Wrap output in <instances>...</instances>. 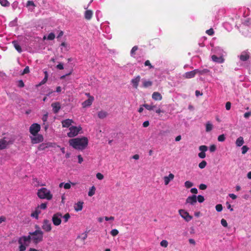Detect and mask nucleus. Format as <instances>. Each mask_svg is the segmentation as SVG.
<instances>
[{
	"label": "nucleus",
	"mask_w": 251,
	"mask_h": 251,
	"mask_svg": "<svg viewBox=\"0 0 251 251\" xmlns=\"http://www.w3.org/2000/svg\"><path fill=\"white\" fill-rule=\"evenodd\" d=\"M43 238V232L40 229L36 230L33 232H29L28 236H24L20 237L18 241L19 244V251H25L31 240L34 243L37 244L42 241Z\"/></svg>",
	"instance_id": "nucleus-1"
},
{
	"label": "nucleus",
	"mask_w": 251,
	"mask_h": 251,
	"mask_svg": "<svg viewBox=\"0 0 251 251\" xmlns=\"http://www.w3.org/2000/svg\"><path fill=\"white\" fill-rule=\"evenodd\" d=\"M69 144L73 148L77 150H83L88 144V139L87 137L75 138L70 139Z\"/></svg>",
	"instance_id": "nucleus-2"
},
{
	"label": "nucleus",
	"mask_w": 251,
	"mask_h": 251,
	"mask_svg": "<svg viewBox=\"0 0 251 251\" xmlns=\"http://www.w3.org/2000/svg\"><path fill=\"white\" fill-rule=\"evenodd\" d=\"M37 195L40 199L50 200L53 197L50 191L45 187H42L38 189Z\"/></svg>",
	"instance_id": "nucleus-3"
},
{
	"label": "nucleus",
	"mask_w": 251,
	"mask_h": 251,
	"mask_svg": "<svg viewBox=\"0 0 251 251\" xmlns=\"http://www.w3.org/2000/svg\"><path fill=\"white\" fill-rule=\"evenodd\" d=\"M15 141L14 137L9 135L3 137L0 139V150L7 148L9 145H12Z\"/></svg>",
	"instance_id": "nucleus-4"
},
{
	"label": "nucleus",
	"mask_w": 251,
	"mask_h": 251,
	"mask_svg": "<svg viewBox=\"0 0 251 251\" xmlns=\"http://www.w3.org/2000/svg\"><path fill=\"white\" fill-rule=\"evenodd\" d=\"M70 131L67 133V135L69 137H74L78 134L82 130L81 126H71L69 128Z\"/></svg>",
	"instance_id": "nucleus-5"
},
{
	"label": "nucleus",
	"mask_w": 251,
	"mask_h": 251,
	"mask_svg": "<svg viewBox=\"0 0 251 251\" xmlns=\"http://www.w3.org/2000/svg\"><path fill=\"white\" fill-rule=\"evenodd\" d=\"M239 58L240 65H243L244 62H247L250 58V53L247 50L242 51L241 54L238 55Z\"/></svg>",
	"instance_id": "nucleus-6"
},
{
	"label": "nucleus",
	"mask_w": 251,
	"mask_h": 251,
	"mask_svg": "<svg viewBox=\"0 0 251 251\" xmlns=\"http://www.w3.org/2000/svg\"><path fill=\"white\" fill-rule=\"evenodd\" d=\"M62 215L60 213H56L52 217V221L53 225L55 226L60 225L61 223V218Z\"/></svg>",
	"instance_id": "nucleus-7"
},
{
	"label": "nucleus",
	"mask_w": 251,
	"mask_h": 251,
	"mask_svg": "<svg viewBox=\"0 0 251 251\" xmlns=\"http://www.w3.org/2000/svg\"><path fill=\"white\" fill-rule=\"evenodd\" d=\"M42 229L47 232L50 231L52 229L51 222L49 220H44L42 225Z\"/></svg>",
	"instance_id": "nucleus-8"
},
{
	"label": "nucleus",
	"mask_w": 251,
	"mask_h": 251,
	"mask_svg": "<svg viewBox=\"0 0 251 251\" xmlns=\"http://www.w3.org/2000/svg\"><path fill=\"white\" fill-rule=\"evenodd\" d=\"M41 126L38 124L34 123L31 125L29 128V131L32 135L38 134L40 130Z\"/></svg>",
	"instance_id": "nucleus-9"
},
{
	"label": "nucleus",
	"mask_w": 251,
	"mask_h": 251,
	"mask_svg": "<svg viewBox=\"0 0 251 251\" xmlns=\"http://www.w3.org/2000/svg\"><path fill=\"white\" fill-rule=\"evenodd\" d=\"M30 139L31 140V143L34 144L41 143L44 140L43 135L39 134H37L30 136Z\"/></svg>",
	"instance_id": "nucleus-10"
},
{
	"label": "nucleus",
	"mask_w": 251,
	"mask_h": 251,
	"mask_svg": "<svg viewBox=\"0 0 251 251\" xmlns=\"http://www.w3.org/2000/svg\"><path fill=\"white\" fill-rule=\"evenodd\" d=\"M178 212L181 217L186 221L189 222L192 220V217L190 216L189 213L185 210L183 209H180L179 210Z\"/></svg>",
	"instance_id": "nucleus-11"
},
{
	"label": "nucleus",
	"mask_w": 251,
	"mask_h": 251,
	"mask_svg": "<svg viewBox=\"0 0 251 251\" xmlns=\"http://www.w3.org/2000/svg\"><path fill=\"white\" fill-rule=\"evenodd\" d=\"M199 149L201 151V152L199 153L198 156L200 158H204L206 156L205 152L207 151V147L205 145H202L199 147Z\"/></svg>",
	"instance_id": "nucleus-12"
},
{
	"label": "nucleus",
	"mask_w": 251,
	"mask_h": 251,
	"mask_svg": "<svg viewBox=\"0 0 251 251\" xmlns=\"http://www.w3.org/2000/svg\"><path fill=\"white\" fill-rule=\"evenodd\" d=\"M141 77L139 75H137L131 79V83L133 88L137 89Z\"/></svg>",
	"instance_id": "nucleus-13"
},
{
	"label": "nucleus",
	"mask_w": 251,
	"mask_h": 251,
	"mask_svg": "<svg viewBox=\"0 0 251 251\" xmlns=\"http://www.w3.org/2000/svg\"><path fill=\"white\" fill-rule=\"evenodd\" d=\"M197 202V196L196 195H192L189 196L186 200V203H189L191 205H194Z\"/></svg>",
	"instance_id": "nucleus-14"
},
{
	"label": "nucleus",
	"mask_w": 251,
	"mask_h": 251,
	"mask_svg": "<svg viewBox=\"0 0 251 251\" xmlns=\"http://www.w3.org/2000/svg\"><path fill=\"white\" fill-rule=\"evenodd\" d=\"M94 100V97H90V99H88L87 100H85L82 103V107L86 108L87 107L90 106L92 105Z\"/></svg>",
	"instance_id": "nucleus-15"
},
{
	"label": "nucleus",
	"mask_w": 251,
	"mask_h": 251,
	"mask_svg": "<svg viewBox=\"0 0 251 251\" xmlns=\"http://www.w3.org/2000/svg\"><path fill=\"white\" fill-rule=\"evenodd\" d=\"M174 177L175 176L172 173H170L168 176H165L163 177L165 185H167L171 181L174 179Z\"/></svg>",
	"instance_id": "nucleus-16"
},
{
	"label": "nucleus",
	"mask_w": 251,
	"mask_h": 251,
	"mask_svg": "<svg viewBox=\"0 0 251 251\" xmlns=\"http://www.w3.org/2000/svg\"><path fill=\"white\" fill-rule=\"evenodd\" d=\"M211 58L212 61L214 62L218 63H222L224 62V59L223 58V56L220 55V56H217L216 55H213L211 56Z\"/></svg>",
	"instance_id": "nucleus-17"
},
{
	"label": "nucleus",
	"mask_w": 251,
	"mask_h": 251,
	"mask_svg": "<svg viewBox=\"0 0 251 251\" xmlns=\"http://www.w3.org/2000/svg\"><path fill=\"white\" fill-rule=\"evenodd\" d=\"M74 123L73 120L71 119H66L62 121V125L63 127H69Z\"/></svg>",
	"instance_id": "nucleus-18"
},
{
	"label": "nucleus",
	"mask_w": 251,
	"mask_h": 251,
	"mask_svg": "<svg viewBox=\"0 0 251 251\" xmlns=\"http://www.w3.org/2000/svg\"><path fill=\"white\" fill-rule=\"evenodd\" d=\"M196 75V70H194L193 71L185 73L183 75V77H185V78H193Z\"/></svg>",
	"instance_id": "nucleus-19"
},
{
	"label": "nucleus",
	"mask_w": 251,
	"mask_h": 251,
	"mask_svg": "<svg viewBox=\"0 0 251 251\" xmlns=\"http://www.w3.org/2000/svg\"><path fill=\"white\" fill-rule=\"evenodd\" d=\"M41 213V210L39 209V208L36 207L35 210L32 211L31 213V217L35 218L36 219H38L39 217V215Z\"/></svg>",
	"instance_id": "nucleus-20"
},
{
	"label": "nucleus",
	"mask_w": 251,
	"mask_h": 251,
	"mask_svg": "<svg viewBox=\"0 0 251 251\" xmlns=\"http://www.w3.org/2000/svg\"><path fill=\"white\" fill-rule=\"evenodd\" d=\"M52 146V144L51 143H43L41 144L38 147V150L40 151H43L46 148L51 147Z\"/></svg>",
	"instance_id": "nucleus-21"
},
{
	"label": "nucleus",
	"mask_w": 251,
	"mask_h": 251,
	"mask_svg": "<svg viewBox=\"0 0 251 251\" xmlns=\"http://www.w3.org/2000/svg\"><path fill=\"white\" fill-rule=\"evenodd\" d=\"M83 202L82 201H78L75 203L74 205L75 210L77 212L81 211L83 208Z\"/></svg>",
	"instance_id": "nucleus-22"
},
{
	"label": "nucleus",
	"mask_w": 251,
	"mask_h": 251,
	"mask_svg": "<svg viewBox=\"0 0 251 251\" xmlns=\"http://www.w3.org/2000/svg\"><path fill=\"white\" fill-rule=\"evenodd\" d=\"M53 111L54 113H57L60 109V105L58 102H54L51 104Z\"/></svg>",
	"instance_id": "nucleus-23"
},
{
	"label": "nucleus",
	"mask_w": 251,
	"mask_h": 251,
	"mask_svg": "<svg viewBox=\"0 0 251 251\" xmlns=\"http://www.w3.org/2000/svg\"><path fill=\"white\" fill-rule=\"evenodd\" d=\"M152 98L155 100H160L162 97L159 92H155L152 94Z\"/></svg>",
	"instance_id": "nucleus-24"
},
{
	"label": "nucleus",
	"mask_w": 251,
	"mask_h": 251,
	"mask_svg": "<svg viewBox=\"0 0 251 251\" xmlns=\"http://www.w3.org/2000/svg\"><path fill=\"white\" fill-rule=\"evenodd\" d=\"M214 52L219 55L223 56L225 52L223 50L219 47H215L213 49Z\"/></svg>",
	"instance_id": "nucleus-25"
},
{
	"label": "nucleus",
	"mask_w": 251,
	"mask_h": 251,
	"mask_svg": "<svg viewBox=\"0 0 251 251\" xmlns=\"http://www.w3.org/2000/svg\"><path fill=\"white\" fill-rule=\"evenodd\" d=\"M93 15V12L90 10H87L85 11L84 13L85 18L88 20H89L91 19Z\"/></svg>",
	"instance_id": "nucleus-26"
},
{
	"label": "nucleus",
	"mask_w": 251,
	"mask_h": 251,
	"mask_svg": "<svg viewBox=\"0 0 251 251\" xmlns=\"http://www.w3.org/2000/svg\"><path fill=\"white\" fill-rule=\"evenodd\" d=\"M213 128V125L210 121H208L205 125V131L207 132L211 131Z\"/></svg>",
	"instance_id": "nucleus-27"
},
{
	"label": "nucleus",
	"mask_w": 251,
	"mask_h": 251,
	"mask_svg": "<svg viewBox=\"0 0 251 251\" xmlns=\"http://www.w3.org/2000/svg\"><path fill=\"white\" fill-rule=\"evenodd\" d=\"M244 143V141L243 137H238L235 142L236 145L237 147H241L242 146Z\"/></svg>",
	"instance_id": "nucleus-28"
},
{
	"label": "nucleus",
	"mask_w": 251,
	"mask_h": 251,
	"mask_svg": "<svg viewBox=\"0 0 251 251\" xmlns=\"http://www.w3.org/2000/svg\"><path fill=\"white\" fill-rule=\"evenodd\" d=\"M12 44L15 47V49L19 52L21 53L22 51V48L18 43V42L16 41H13L12 42Z\"/></svg>",
	"instance_id": "nucleus-29"
},
{
	"label": "nucleus",
	"mask_w": 251,
	"mask_h": 251,
	"mask_svg": "<svg viewBox=\"0 0 251 251\" xmlns=\"http://www.w3.org/2000/svg\"><path fill=\"white\" fill-rule=\"evenodd\" d=\"M196 74H198L200 75H204L206 74L209 72V70L207 69H195Z\"/></svg>",
	"instance_id": "nucleus-30"
},
{
	"label": "nucleus",
	"mask_w": 251,
	"mask_h": 251,
	"mask_svg": "<svg viewBox=\"0 0 251 251\" xmlns=\"http://www.w3.org/2000/svg\"><path fill=\"white\" fill-rule=\"evenodd\" d=\"M107 115V113L104 111H100L98 112V116L100 119H104Z\"/></svg>",
	"instance_id": "nucleus-31"
},
{
	"label": "nucleus",
	"mask_w": 251,
	"mask_h": 251,
	"mask_svg": "<svg viewBox=\"0 0 251 251\" xmlns=\"http://www.w3.org/2000/svg\"><path fill=\"white\" fill-rule=\"evenodd\" d=\"M152 84V82L150 80H143V86L145 88H147L151 86Z\"/></svg>",
	"instance_id": "nucleus-32"
},
{
	"label": "nucleus",
	"mask_w": 251,
	"mask_h": 251,
	"mask_svg": "<svg viewBox=\"0 0 251 251\" xmlns=\"http://www.w3.org/2000/svg\"><path fill=\"white\" fill-rule=\"evenodd\" d=\"M95 191H96V188H95V187L94 186H92L89 189V191L88 193V196L89 197L93 196L95 194Z\"/></svg>",
	"instance_id": "nucleus-33"
},
{
	"label": "nucleus",
	"mask_w": 251,
	"mask_h": 251,
	"mask_svg": "<svg viewBox=\"0 0 251 251\" xmlns=\"http://www.w3.org/2000/svg\"><path fill=\"white\" fill-rule=\"evenodd\" d=\"M54 38H55L54 34L52 32H51L48 35L47 37H46V36H44L43 37V39L45 40V39H47L49 40H52L54 39Z\"/></svg>",
	"instance_id": "nucleus-34"
},
{
	"label": "nucleus",
	"mask_w": 251,
	"mask_h": 251,
	"mask_svg": "<svg viewBox=\"0 0 251 251\" xmlns=\"http://www.w3.org/2000/svg\"><path fill=\"white\" fill-rule=\"evenodd\" d=\"M44 73H45V75L44 79L39 83V85H40V86L45 84L48 80V73L46 71H45Z\"/></svg>",
	"instance_id": "nucleus-35"
},
{
	"label": "nucleus",
	"mask_w": 251,
	"mask_h": 251,
	"mask_svg": "<svg viewBox=\"0 0 251 251\" xmlns=\"http://www.w3.org/2000/svg\"><path fill=\"white\" fill-rule=\"evenodd\" d=\"M72 185H75V183H72L71 182L66 183L64 185V188L65 189H69L71 187Z\"/></svg>",
	"instance_id": "nucleus-36"
},
{
	"label": "nucleus",
	"mask_w": 251,
	"mask_h": 251,
	"mask_svg": "<svg viewBox=\"0 0 251 251\" xmlns=\"http://www.w3.org/2000/svg\"><path fill=\"white\" fill-rule=\"evenodd\" d=\"M0 3L3 6H8L10 4L7 0H0Z\"/></svg>",
	"instance_id": "nucleus-37"
},
{
	"label": "nucleus",
	"mask_w": 251,
	"mask_h": 251,
	"mask_svg": "<svg viewBox=\"0 0 251 251\" xmlns=\"http://www.w3.org/2000/svg\"><path fill=\"white\" fill-rule=\"evenodd\" d=\"M193 185H194L193 183L190 181H186L184 183L185 187L187 188H189L192 187L193 186Z\"/></svg>",
	"instance_id": "nucleus-38"
},
{
	"label": "nucleus",
	"mask_w": 251,
	"mask_h": 251,
	"mask_svg": "<svg viewBox=\"0 0 251 251\" xmlns=\"http://www.w3.org/2000/svg\"><path fill=\"white\" fill-rule=\"evenodd\" d=\"M207 163L205 161L203 160L199 164V167L201 169H203L206 166Z\"/></svg>",
	"instance_id": "nucleus-39"
},
{
	"label": "nucleus",
	"mask_w": 251,
	"mask_h": 251,
	"mask_svg": "<svg viewBox=\"0 0 251 251\" xmlns=\"http://www.w3.org/2000/svg\"><path fill=\"white\" fill-rule=\"evenodd\" d=\"M62 218H63L64 222L65 223H66V222H68V221L70 219V214L69 213H67L65 215H64L63 216H62Z\"/></svg>",
	"instance_id": "nucleus-40"
},
{
	"label": "nucleus",
	"mask_w": 251,
	"mask_h": 251,
	"mask_svg": "<svg viewBox=\"0 0 251 251\" xmlns=\"http://www.w3.org/2000/svg\"><path fill=\"white\" fill-rule=\"evenodd\" d=\"M138 50V47L137 46H134L131 51H130V54L132 56H133L135 54V52L136 51Z\"/></svg>",
	"instance_id": "nucleus-41"
},
{
	"label": "nucleus",
	"mask_w": 251,
	"mask_h": 251,
	"mask_svg": "<svg viewBox=\"0 0 251 251\" xmlns=\"http://www.w3.org/2000/svg\"><path fill=\"white\" fill-rule=\"evenodd\" d=\"M226 139V137L224 134H221L218 137V140L219 142H224Z\"/></svg>",
	"instance_id": "nucleus-42"
},
{
	"label": "nucleus",
	"mask_w": 251,
	"mask_h": 251,
	"mask_svg": "<svg viewBox=\"0 0 251 251\" xmlns=\"http://www.w3.org/2000/svg\"><path fill=\"white\" fill-rule=\"evenodd\" d=\"M143 106L145 107L147 109H148L149 110H152L153 109V108L154 107V106H152V105H149L147 104H144L143 105Z\"/></svg>",
	"instance_id": "nucleus-43"
},
{
	"label": "nucleus",
	"mask_w": 251,
	"mask_h": 251,
	"mask_svg": "<svg viewBox=\"0 0 251 251\" xmlns=\"http://www.w3.org/2000/svg\"><path fill=\"white\" fill-rule=\"evenodd\" d=\"M37 208H39V209H45L47 208V203H42L40 205L37 207Z\"/></svg>",
	"instance_id": "nucleus-44"
},
{
	"label": "nucleus",
	"mask_w": 251,
	"mask_h": 251,
	"mask_svg": "<svg viewBox=\"0 0 251 251\" xmlns=\"http://www.w3.org/2000/svg\"><path fill=\"white\" fill-rule=\"evenodd\" d=\"M168 243L167 241H166V240H162V241L160 242V245H161L162 247H163L166 248V247L168 246Z\"/></svg>",
	"instance_id": "nucleus-45"
},
{
	"label": "nucleus",
	"mask_w": 251,
	"mask_h": 251,
	"mask_svg": "<svg viewBox=\"0 0 251 251\" xmlns=\"http://www.w3.org/2000/svg\"><path fill=\"white\" fill-rule=\"evenodd\" d=\"M249 148L247 146H243L242 148V154H245L249 150Z\"/></svg>",
	"instance_id": "nucleus-46"
},
{
	"label": "nucleus",
	"mask_w": 251,
	"mask_h": 251,
	"mask_svg": "<svg viewBox=\"0 0 251 251\" xmlns=\"http://www.w3.org/2000/svg\"><path fill=\"white\" fill-rule=\"evenodd\" d=\"M26 6L28 7H29L30 6H32L34 8L35 5L33 1L28 0L26 3Z\"/></svg>",
	"instance_id": "nucleus-47"
},
{
	"label": "nucleus",
	"mask_w": 251,
	"mask_h": 251,
	"mask_svg": "<svg viewBox=\"0 0 251 251\" xmlns=\"http://www.w3.org/2000/svg\"><path fill=\"white\" fill-rule=\"evenodd\" d=\"M119 233V231L117 229H112L111 232H110V234L113 236H116L117 235H118Z\"/></svg>",
	"instance_id": "nucleus-48"
},
{
	"label": "nucleus",
	"mask_w": 251,
	"mask_h": 251,
	"mask_svg": "<svg viewBox=\"0 0 251 251\" xmlns=\"http://www.w3.org/2000/svg\"><path fill=\"white\" fill-rule=\"evenodd\" d=\"M215 208L218 212H221L223 210V206L222 204H218L216 205Z\"/></svg>",
	"instance_id": "nucleus-49"
},
{
	"label": "nucleus",
	"mask_w": 251,
	"mask_h": 251,
	"mask_svg": "<svg viewBox=\"0 0 251 251\" xmlns=\"http://www.w3.org/2000/svg\"><path fill=\"white\" fill-rule=\"evenodd\" d=\"M197 198L198 201L200 203L203 202L204 201V198L203 196L201 195H199Z\"/></svg>",
	"instance_id": "nucleus-50"
},
{
	"label": "nucleus",
	"mask_w": 251,
	"mask_h": 251,
	"mask_svg": "<svg viewBox=\"0 0 251 251\" xmlns=\"http://www.w3.org/2000/svg\"><path fill=\"white\" fill-rule=\"evenodd\" d=\"M144 64H145V66H149L150 69L153 68V66L151 65L149 60H146Z\"/></svg>",
	"instance_id": "nucleus-51"
},
{
	"label": "nucleus",
	"mask_w": 251,
	"mask_h": 251,
	"mask_svg": "<svg viewBox=\"0 0 251 251\" xmlns=\"http://www.w3.org/2000/svg\"><path fill=\"white\" fill-rule=\"evenodd\" d=\"M96 177L99 180H102L103 179V175L100 173H98L96 174Z\"/></svg>",
	"instance_id": "nucleus-52"
},
{
	"label": "nucleus",
	"mask_w": 251,
	"mask_h": 251,
	"mask_svg": "<svg viewBox=\"0 0 251 251\" xmlns=\"http://www.w3.org/2000/svg\"><path fill=\"white\" fill-rule=\"evenodd\" d=\"M206 33L209 35H210V36H212L214 34V30L212 28H210L208 30H207L206 31Z\"/></svg>",
	"instance_id": "nucleus-53"
},
{
	"label": "nucleus",
	"mask_w": 251,
	"mask_h": 251,
	"mask_svg": "<svg viewBox=\"0 0 251 251\" xmlns=\"http://www.w3.org/2000/svg\"><path fill=\"white\" fill-rule=\"evenodd\" d=\"M221 223L223 226H224V227L227 226V223L226 222V221L225 219H222L221 221Z\"/></svg>",
	"instance_id": "nucleus-54"
},
{
	"label": "nucleus",
	"mask_w": 251,
	"mask_h": 251,
	"mask_svg": "<svg viewBox=\"0 0 251 251\" xmlns=\"http://www.w3.org/2000/svg\"><path fill=\"white\" fill-rule=\"evenodd\" d=\"M48 118V113L46 112L42 117V121L45 123L47 122Z\"/></svg>",
	"instance_id": "nucleus-55"
},
{
	"label": "nucleus",
	"mask_w": 251,
	"mask_h": 251,
	"mask_svg": "<svg viewBox=\"0 0 251 251\" xmlns=\"http://www.w3.org/2000/svg\"><path fill=\"white\" fill-rule=\"evenodd\" d=\"M29 72V68L28 66H26L24 70L22 75L27 74Z\"/></svg>",
	"instance_id": "nucleus-56"
},
{
	"label": "nucleus",
	"mask_w": 251,
	"mask_h": 251,
	"mask_svg": "<svg viewBox=\"0 0 251 251\" xmlns=\"http://www.w3.org/2000/svg\"><path fill=\"white\" fill-rule=\"evenodd\" d=\"M216 147L214 145H211L209 148V150L211 152H214L216 151Z\"/></svg>",
	"instance_id": "nucleus-57"
},
{
	"label": "nucleus",
	"mask_w": 251,
	"mask_h": 251,
	"mask_svg": "<svg viewBox=\"0 0 251 251\" xmlns=\"http://www.w3.org/2000/svg\"><path fill=\"white\" fill-rule=\"evenodd\" d=\"M231 108V103L229 101L226 103V108L227 110H230Z\"/></svg>",
	"instance_id": "nucleus-58"
},
{
	"label": "nucleus",
	"mask_w": 251,
	"mask_h": 251,
	"mask_svg": "<svg viewBox=\"0 0 251 251\" xmlns=\"http://www.w3.org/2000/svg\"><path fill=\"white\" fill-rule=\"evenodd\" d=\"M207 188V186L204 184H201L199 186V188L201 189V190H205Z\"/></svg>",
	"instance_id": "nucleus-59"
},
{
	"label": "nucleus",
	"mask_w": 251,
	"mask_h": 251,
	"mask_svg": "<svg viewBox=\"0 0 251 251\" xmlns=\"http://www.w3.org/2000/svg\"><path fill=\"white\" fill-rule=\"evenodd\" d=\"M56 68L59 70H63L64 69V66L63 63H59L56 66Z\"/></svg>",
	"instance_id": "nucleus-60"
},
{
	"label": "nucleus",
	"mask_w": 251,
	"mask_h": 251,
	"mask_svg": "<svg viewBox=\"0 0 251 251\" xmlns=\"http://www.w3.org/2000/svg\"><path fill=\"white\" fill-rule=\"evenodd\" d=\"M251 116V112H246L244 115V117L246 119H248Z\"/></svg>",
	"instance_id": "nucleus-61"
},
{
	"label": "nucleus",
	"mask_w": 251,
	"mask_h": 251,
	"mask_svg": "<svg viewBox=\"0 0 251 251\" xmlns=\"http://www.w3.org/2000/svg\"><path fill=\"white\" fill-rule=\"evenodd\" d=\"M18 86L21 88L24 86V83L22 80H20L18 81Z\"/></svg>",
	"instance_id": "nucleus-62"
},
{
	"label": "nucleus",
	"mask_w": 251,
	"mask_h": 251,
	"mask_svg": "<svg viewBox=\"0 0 251 251\" xmlns=\"http://www.w3.org/2000/svg\"><path fill=\"white\" fill-rule=\"evenodd\" d=\"M6 220V218L3 216H1L0 217V224H1L2 223L5 222Z\"/></svg>",
	"instance_id": "nucleus-63"
},
{
	"label": "nucleus",
	"mask_w": 251,
	"mask_h": 251,
	"mask_svg": "<svg viewBox=\"0 0 251 251\" xmlns=\"http://www.w3.org/2000/svg\"><path fill=\"white\" fill-rule=\"evenodd\" d=\"M149 126V122L148 121H145L143 124V126L144 127H148Z\"/></svg>",
	"instance_id": "nucleus-64"
}]
</instances>
